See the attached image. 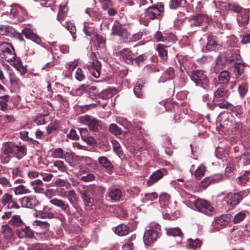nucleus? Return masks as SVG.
I'll use <instances>...</instances> for the list:
<instances>
[{"label": "nucleus", "instance_id": "1", "mask_svg": "<svg viewBox=\"0 0 250 250\" xmlns=\"http://www.w3.org/2000/svg\"><path fill=\"white\" fill-rule=\"evenodd\" d=\"M26 153V148L24 146L18 145L12 142H4L1 148L2 158H8L12 156L18 159H21Z\"/></svg>", "mask_w": 250, "mask_h": 250}, {"label": "nucleus", "instance_id": "2", "mask_svg": "<svg viewBox=\"0 0 250 250\" xmlns=\"http://www.w3.org/2000/svg\"><path fill=\"white\" fill-rule=\"evenodd\" d=\"M7 13L13 23H18L24 21L27 17V12L21 7L18 5H12L8 7Z\"/></svg>", "mask_w": 250, "mask_h": 250}, {"label": "nucleus", "instance_id": "3", "mask_svg": "<svg viewBox=\"0 0 250 250\" xmlns=\"http://www.w3.org/2000/svg\"><path fill=\"white\" fill-rule=\"evenodd\" d=\"M187 73L197 86H202L204 88L207 86L208 79L203 70L197 69Z\"/></svg>", "mask_w": 250, "mask_h": 250}, {"label": "nucleus", "instance_id": "4", "mask_svg": "<svg viewBox=\"0 0 250 250\" xmlns=\"http://www.w3.org/2000/svg\"><path fill=\"white\" fill-rule=\"evenodd\" d=\"M0 57L8 62L15 59L16 53L11 44L3 42L0 44Z\"/></svg>", "mask_w": 250, "mask_h": 250}, {"label": "nucleus", "instance_id": "5", "mask_svg": "<svg viewBox=\"0 0 250 250\" xmlns=\"http://www.w3.org/2000/svg\"><path fill=\"white\" fill-rule=\"evenodd\" d=\"M78 120L80 123L88 125L91 131L97 132L102 128L101 122L91 116L84 115L79 117Z\"/></svg>", "mask_w": 250, "mask_h": 250}, {"label": "nucleus", "instance_id": "6", "mask_svg": "<svg viewBox=\"0 0 250 250\" xmlns=\"http://www.w3.org/2000/svg\"><path fill=\"white\" fill-rule=\"evenodd\" d=\"M194 205L199 211L207 215L211 216L215 214L214 208L204 200L198 199L194 203Z\"/></svg>", "mask_w": 250, "mask_h": 250}, {"label": "nucleus", "instance_id": "7", "mask_svg": "<svg viewBox=\"0 0 250 250\" xmlns=\"http://www.w3.org/2000/svg\"><path fill=\"white\" fill-rule=\"evenodd\" d=\"M227 62V57L225 54H220L215 59L212 64V70L214 73H219L225 70Z\"/></svg>", "mask_w": 250, "mask_h": 250}, {"label": "nucleus", "instance_id": "8", "mask_svg": "<svg viewBox=\"0 0 250 250\" xmlns=\"http://www.w3.org/2000/svg\"><path fill=\"white\" fill-rule=\"evenodd\" d=\"M229 214H222L220 216L215 217L214 218V221L212 223L213 227L216 225H218L217 229H213V228H212L211 231L214 232L216 230L220 229L224 226H226L230 221V217Z\"/></svg>", "mask_w": 250, "mask_h": 250}, {"label": "nucleus", "instance_id": "9", "mask_svg": "<svg viewBox=\"0 0 250 250\" xmlns=\"http://www.w3.org/2000/svg\"><path fill=\"white\" fill-rule=\"evenodd\" d=\"M157 229L149 228L146 229L144 235V241L146 245H149L154 242L159 236Z\"/></svg>", "mask_w": 250, "mask_h": 250}, {"label": "nucleus", "instance_id": "10", "mask_svg": "<svg viewBox=\"0 0 250 250\" xmlns=\"http://www.w3.org/2000/svg\"><path fill=\"white\" fill-rule=\"evenodd\" d=\"M19 201L22 207L30 208H34L39 204L36 197L33 195L24 196L20 199Z\"/></svg>", "mask_w": 250, "mask_h": 250}, {"label": "nucleus", "instance_id": "11", "mask_svg": "<svg viewBox=\"0 0 250 250\" xmlns=\"http://www.w3.org/2000/svg\"><path fill=\"white\" fill-rule=\"evenodd\" d=\"M167 174V170L166 168L160 169L156 170L150 175L147 181V185L148 186H151Z\"/></svg>", "mask_w": 250, "mask_h": 250}, {"label": "nucleus", "instance_id": "12", "mask_svg": "<svg viewBox=\"0 0 250 250\" xmlns=\"http://www.w3.org/2000/svg\"><path fill=\"white\" fill-rule=\"evenodd\" d=\"M163 10L164 7L162 5L153 6L146 9V14L150 19H159Z\"/></svg>", "mask_w": 250, "mask_h": 250}, {"label": "nucleus", "instance_id": "13", "mask_svg": "<svg viewBox=\"0 0 250 250\" xmlns=\"http://www.w3.org/2000/svg\"><path fill=\"white\" fill-rule=\"evenodd\" d=\"M63 159H64L70 165H72L76 161L79 160L85 161L86 162L91 161V159L90 158L84 157H80L78 156H76L74 153L71 152H64Z\"/></svg>", "mask_w": 250, "mask_h": 250}, {"label": "nucleus", "instance_id": "14", "mask_svg": "<svg viewBox=\"0 0 250 250\" xmlns=\"http://www.w3.org/2000/svg\"><path fill=\"white\" fill-rule=\"evenodd\" d=\"M16 233L20 238L32 239L34 237V231L29 226H25L23 228L17 229Z\"/></svg>", "mask_w": 250, "mask_h": 250}, {"label": "nucleus", "instance_id": "15", "mask_svg": "<svg viewBox=\"0 0 250 250\" xmlns=\"http://www.w3.org/2000/svg\"><path fill=\"white\" fill-rule=\"evenodd\" d=\"M111 34L113 36H118L123 39H127L129 36L127 30L119 25H113Z\"/></svg>", "mask_w": 250, "mask_h": 250}, {"label": "nucleus", "instance_id": "16", "mask_svg": "<svg viewBox=\"0 0 250 250\" xmlns=\"http://www.w3.org/2000/svg\"><path fill=\"white\" fill-rule=\"evenodd\" d=\"M121 197L122 191L117 188L108 189V191L106 195L107 199L112 201H119Z\"/></svg>", "mask_w": 250, "mask_h": 250}, {"label": "nucleus", "instance_id": "17", "mask_svg": "<svg viewBox=\"0 0 250 250\" xmlns=\"http://www.w3.org/2000/svg\"><path fill=\"white\" fill-rule=\"evenodd\" d=\"M98 162L100 166L104 167L108 173L111 174L113 172L114 166L107 157L105 156L99 157Z\"/></svg>", "mask_w": 250, "mask_h": 250}, {"label": "nucleus", "instance_id": "18", "mask_svg": "<svg viewBox=\"0 0 250 250\" xmlns=\"http://www.w3.org/2000/svg\"><path fill=\"white\" fill-rule=\"evenodd\" d=\"M242 200V197L240 194H234L228 196L227 200V204L231 208H233Z\"/></svg>", "mask_w": 250, "mask_h": 250}, {"label": "nucleus", "instance_id": "19", "mask_svg": "<svg viewBox=\"0 0 250 250\" xmlns=\"http://www.w3.org/2000/svg\"><path fill=\"white\" fill-rule=\"evenodd\" d=\"M49 203L51 205L61 208L63 211H66L69 208V205L67 203L58 198H53L50 200Z\"/></svg>", "mask_w": 250, "mask_h": 250}, {"label": "nucleus", "instance_id": "20", "mask_svg": "<svg viewBox=\"0 0 250 250\" xmlns=\"http://www.w3.org/2000/svg\"><path fill=\"white\" fill-rule=\"evenodd\" d=\"M89 67L94 69L95 70V72H91L92 75L96 78H99L101 74L102 68L100 62L97 59H93L92 64L89 66Z\"/></svg>", "mask_w": 250, "mask_h": 250}, {"label": "nucleus", "instance_id": "21", "mask_svg": "<svg viewBox=\"0 0 250 250\" xmlns=\"http://www.w3.org/2000/svg\"><path fill=\"white\" fill-rule=\"evenodd\" d=\"M78 191L85 205L87 206H91L93 203V199L90 197L88 191L85 189H79Z\"/></svg>", "mask_w": 250, "mask_h": 250}, {"label": "nucleus", "instance_id": "22", "mask_svg": "<svg viewBox=\"0 0 250 250\" xmlns=\"http://www.w3.org/2000/svg\"><path fill=\"white\" fill-rule=\"evenodd\" d=\"M23 33L26 38L31 40L38 44L42 42L41 38L30 29H25Z\"/></svg>", "mask_w": 250, "mask_h": 250}, {"label": "nucleus", "instance_id": "23", "mask_svg": "<svg viewBox=\"0 0 250 250\" xmlns=\"http://www.w3.org/2000/svg\"><path fill=\"white\" fill-rule=\"evenodd\" d=\"M51 166V171L52 172H57V170L61 172H65L67 170V167L65 165L63 161L58 160L55 161Z\"/></svg>", "mask_w": 250, "mask_h": 250}, {"label": "nucleus", "instance_id": "24", "mask_svg": "<svg viewBox=\"0 0 250 250\" xmlns=\"http://www.w3.org/2000/svg\"><path fill=\"white\" fill-rule=\"evenodd\" d=\"M220 45L217 42L216 38L214 36H209L208 38V43L206 45L207 49L213 51L218 48Z\"/></svg>", "mask_w": 250, "mask_h": 250}, {"label": "nucleus", "instance_id": "25", "mask_svg": "<svg viewBox=\"0 0 250 250\" xmlns=\"http://www.w3.org/2000/svg\"><path fill=\"white\" fill-rule=\"evenodd\" d=\"M86 93H88L89 97L92 99H97L100 98V90L95 86H89L87 85Z\"/></svg>", "mask_w": 250, "mask_h": 250}, {"label": "nucleus", "instance_id": "26", "mask_svg": "<svg viewBox=\"0 0 250 250\" xmlns=\"http://www.w3.org/2000/svg\"><path fill=\"white\" fill-rule=\"evenodd\" d=\"M219 73H215L218 74V81L220 83H226L230 79L229 73L225 70L220 71Z\"/></svg>", "mask_w": 250, "mask_h": 250}, {"label": "nucleus", "instance_id": "27", "mask_svg": "<svg viewBox=\"0 0 250 250\" xmlns=\"http://www.w3.org/2000/svg\"><path fill=\"white\" fill-rule=\"evenodd\" d=\"M145 83L142 80L139 79L136 83V85L134 87V93L136 96L138 98H142L143 93L142 88Z\"/></svg>", "mask_w": 250, "mask_h": 250}, {"label": "nucleus", "instance_id": "28", "mask_svg": "<svg viewBox=\"0 0 250 250\" xmlns=\"http://www.w3.org/2000/svg\"><path fill=\"white\" fill-rule=\"evenodd\" d=\"M229 94V91L223 86L218 87L214 93V97L216 99L226 98Z\"/></svg>", "mask_w": 250, "mask_h": 250}, {"label": "nucleus", "instance_id": "29", "mask_svg": "<svg viewBox=\"0 0 250 250\" xmlns=\"http://www.w3.org/2000/svg\"><path fill=\"white\" fill-rule=\"evenodd\" d=\"M30 185L36 193H42L44 190L43 184L41 180H34L30 183Z\"/></svg>", "mask_w": 250, "mask_h": 250}, {"label": "nucleus", "instance_id": "30", "mask_svg": "<svg viewBox=\"0 0 250 250\" xmlns=\"http://www.w3.org/2000/svg\"><path fill=\"white\" fill-rule=\"evenodd\" d=\"M130 231L129 228L126 225L121 224L117 226L115 229L116 234L119 236L127 235Z\"/></svg>", "mask_w": 250, "mask_h": 250}, {"label": "nucleus", "instance_id": "31", "mask_svg": "<svg viewBox=\"0 0 250 250\" xmlns=\"http://www.w3.org/2000/svg\"><path fill=\"white\" fill-rule=\"evenodd\" d=\"M33 225L39 227L41 229V233H45L49 229V224L46 221L43 222L40 220H36L34 222Z\"/></svg>", "mask_w": 250, "mask_h": 250}, {"label": "nucleus", "instance_id": "32", "mask_svg": "<svg viewBox=\"0 0 250 250\" xmlns=\"http://www.w3.org/2000/svg\"><path fill=\"white\" fill-rule=\"evenodd\" d=\"M85 12L93 20H100L102 16L101 13L97 9L87 8Z\"/></svg>", "mask_w": 250, "mask_h": 250}, {"label": "nucleus", "instance_id": "33", "mask_svg": "<svg viewBox=\"0 0 250 250\" xmlns=\"http://www.w3.org/2000/svg\"><path fill=\"white\" fill-rule=\"evenodd\" d=\"M171 43L168 44L167 46L163 44H158L156 47V50L161 59L166 60L167 58V52L165 49V47L170 46Z\"/></svg>", "mask_w": 250, "mask_h": 250}, {"label": "nucleus", "instance_id": "34", "mask_svg": "<svg viewBox=\"0 0 250 250\" xmlns=\"http://www.w3.org/2000/svg\"><path fill=\"white\" fill-rule=\"evenodd\" d=\"M249 83L247 82H243L239 84L238 91L241 98H243L247 94L249 90Z\"/></svg>", "mask_w": 250, "mask_h": 250}, {"label": "nucleus", "instance_id": "35", "mask_svg": "<svg viewBox=\"0 0 250 250\" xmlns=\"http://www.w3.org/2000/svg\"><path fill=\"white\" fill-rule=\"evenodd\" d=\"M155 38L157 42H167L169 43H173L174 40L169 37L164 36L162 33L160 31H157L155 35Z\"/></svg>", "mask_w": 250, "mask_h": 250}, {"label": "nucleus", "instance_id": "36", "mask_svg": "<svg viewBox=\"0 0 250 250\" xmlns=\"http://www.w3.org/2000/svg\"><path fill=\"white\" fill-rule=\"evenodd\" d=\"M1 232L4 237L6 239H10L14 236V232L8 225H3Z\"/></svg>", "mask_w": 250, "mask_h": 250}, {"label": "nucleus", "instance_id": "37", "mask_svg": "<svg viewBox=\"0 0 250 250\" xmlns=\"http://www.w3.org/2000/svg\"><path fill=\"white\" fill-rule=\"evenodd\" d=\"M244 165L250 164V145L245 147V151L240 158Z\"/></svg>", "mask_w": 250, "mask_h": 250}, {"label": "nucleus", "instance_id": "38", "mask_svg": "<svg viewBox=\"0 0 250 250\" xmlns=\"http://www.w3.org/2000/svg\"><path fill=\"white\" fill-rule=\"evenodd\" d=\"M62 25L69 31L72 36L73 40L75 41L76 38V36L75 35L76 32V28L75 24L71 21H67L64 24H62Z\"/></svg>", "mask_w": 250, "mask_h": 250}, {"label": "nucleus", "instance_id": "39", "mask_svg": "<svg viewBox=\"0 0 250 250\" xmlns=\"http://www.w3.org/2000/svg\"><path fill=\"white\" fill-rule=\"evenodd\" d=\"M204 20V18L201 15L192 17L190 20L191 26H198L201 24Z\"/></svg>", "mask_w": 250, "mask_h": 250}, {"label": "nucleus", "instance_id": "40", "mask_svg": "<svg viewBox=\"0 0 250 250\" xmlns=\"http://www.w3.org/2000/svg\"><path fill=\"white\" fill-rule=\"evenodd\" d=\"M214 107H219L220 108H225L228 109H233L235 107V106L231 104H229L226 101H222L216 102L215 100L213 101Z\"/></svg>", "mask_w": 250, "mask_h": 250}, {"label": "nucleus", "instance_id": "41", "mask_svg": "<svg viewBox=\"0 0 250 250\" xmlns=\"http://www.w3.org/2000/svg\"><path fill=\"white\" fill-rule=\"evenodd\" d=\"M9 224L11 225H13L15 227H19L21 226L24 224V223L22 220L20 215H14L9 221Z\"/></svg>", "mask_w": 250, "mask_h": 250}, {"label": "nucleus", "instance_id": "42", "mask_svg": "<svg viewBox=\"0 0 250 250\" xmlns=\"http://www.w3.org/2000/svg\"><path fill=\"white\" fill-rule=\"evenodd\" d=\"M202 243V240L199 239H189L188 241V247L189 249L195 250L199 248L201 246Z\"/></svg>", "mask_w": 250, "mask_h": 250}, {"label": "nucleus", "instance_id": "43", "mask_svg": "<svg viewBox=\"0 0 250 250\" xmlns=\"http://www.w3.org/2000/svg\"><path fill=\"white\" fill-rule=\"evenodd\" d=\"M245 65L241 62H234V72L237 76H241L244 72Z\"/></svg>", "mask_w": 250, "mask_h": 250}, {"label": "nucleus", "instance_id": "44", "mask_svg": "<svg viewBox=\"0 0 250 250\" xmlns=\"http://www.w3.org/2000/svg\"><path fill=\"white\" fill-rule=\"evenodd\" d=\"M61 196L63 198L67 197L68 200L71 204L73 203L74 200L77 199L76 193L73 189L65 191L64 192V195H62Z\"/></svg>", "mask_w": 250, "mask_h": 250}, {"label": "nucleus", "instance_id": "45", "mask_svg": "<svg viewBox=\"0 0 250 250\" xmlns=\"http://www.w3.org/2000/svg\"><path fill=\"white\" fill-rule=\"evenodd\" d=\"M14 193L16 195L27 194L31 192L30 190L22 185H20L15 188Z\"/></svg>", "mask_w": 250, "mask_h": 250}, {"label": "nucleus", "instance_id": "46", "mask_svg": "<svg viewBox=\"0 0 250 250\" xmlns=\"http://www.w3.org/2000/svg\"><path fill=\"white\" fill-rule=\"evenodd\" d=\"M250 16L248 13H244L237 17V21L240 26L246 25L249 21Z\"/></svg>", "mask_w": 250, "mask_h": 250}, {"label": "nucleus", "instance_id": "47", "mask_svg": "<svg viewBox=\"0 0 250 250\" xmlns=\"http://www.w3.org/2000/svg\"><path fill=\"white\" fill-rule=\"evenodd\" d=\"M167 233L168 235L173 236L174 237H178L180 239V241L181 240L183 237V234L179 228H171L169 229Z\"/></svg>", "mask_w": 250, "mask_h": 250}, {"label": "nucleus", "instance_id": "48", "mask_svg": "<svg viewBox=\"0 0 250 250\" xmlns=\"http://www.w3.org/2000/svg\"><path fill=\"white\" fill-rule=\"evenodd\" d=\"M105 188L101 186H93L92 188V194L94 196H101L105 191Z\"/></svg>", "mask_w": 250, "mask_h": 250}, {"label": "nucleus", "instance_id": "49", "mask_svg": "<svg viewBox=\"0 0 250 250\" xmlns=\"http://www.w3.org/2000/svg\"><path fill=\"white\" fill-rule=\"evenodd\" d=\"M206 170V167L204 166H200L195 171V178L198 180L201 179L204 176Z\"/></svg>", "mask_w": 250, "mask_h": 250}, {"label": "nucleus", "instance_id": "50", "mask_svg": "<svg viewBox=\"0 0 250 250\" xmlns=\"http://www.w3.org/2000/svg\"><path fill=\"white\" fill-rule=\"evenodd\" d=\"M64 152L62 148H57L53 150L51 156L54 158L63 159Z\"/></svg>", "mask_w": 250, "mask_h": 250}, {"label": "nucleus", "instance_id": "51", "mask_svg": "<svg viewBox=\"0 0 250 250\" xmlns=\"http://www.w3.org/2000/svg\"><path fill=\"white\" fill-rule=\"evenodd\" d=\"M247 212L246 211H242L237 213L234 216L233 219L234 223H239L244 220L246 217Z\"/></svg>", "mask_w": 250, "mask_h": 250}, {"label": "nucleus", "instance_id": "52", "mask_svg": "<svg viewBox=\"0 0 250 250\" xmlns=\"http://www.w3.org/2000/svg\"><path fill=\"white\" fill-rule=\"evenodd\" d=\"M109 131L114 135H119L122 134V129L115 124H111L109 126Z\"/></svg>", "mask_w": 250, "mask_h": 250}, {"label": "nucleus", "instance_id": "53", "mask_svg": "<svg viewBox=\"0 0 250 250\" xmlns=\"http://www.w3.org/2000/svg\"><path fill=\"white\" fill-rule=\"evenodd\" d=\"M28 132L26 131H21L20 132V136L21 139L23 140L28 141L34 145H38L39 144V142L37 140H35L32 138L28 137Z\"/></svg>", "mask_w": 250, "mask_h": 250}, {"label": "nucleus", "instance_id": "54", "mask_svg": "<svg viewBox=\"0 0 250 250\" xmlns=\"http://www.w3.org/2000/svg\"><path fill=\"white\" fill-rule=\"evenodd\" d=\"M113 90L111 89H106L104 90H100V98L103 99H108L112 96Z\"/></svg>", "mask_w": 250, "mask_h": 250}, {"label": "nucleus", "instance_id": "55", "mask_svg": "<svg viewBox=\"0 0 250 250\" xmlns=\"http://www.w3.org/2000/svg\"><path fill=\"white\" fill-rule=\"evenodd\" d=\"M13 196L12 195L6 193L3 195L0 199L1 203L3 205V206L6 207L9 202H10L11 200H12Z\"/></svg>", "mask_w": 250, "mask_h": 250}, {"label": "nucleus", "instance_id": "56", "mask_svg": "<svg viewBox=\"0 0 250 250\" xmlns=\"http://www.w3.org/2000/svg\"><path fill=\"white\" fill-rule=\"evenodd\" d=\"M26 250H49V249L44 245L35 244L29 246Z\"/></svg>", "mask_w": 250, "mask_h": 250}, {"label": "nucleus", "instance_id": "57", "mask_svg": "<svg viewBox=\"0 0 250 250\" xmlns=\"http://www.w3.org/2000/svg\"><path fill=\"white\" fill-rule=\"evenodd\" d=\"M104 10H106L114 4L111 0H98Z\"/></svg>", "mask_w": 250, "mask_h": 250}, {"label": "nucleus", "instance_id": "58", "mask_svg": "<svg viewBox=\"0 0 250 250\" xmlns=\"http://www.w3.org/2000/svg\"><path fill=\"white\" fill-rule=\"evenodd\" d=\"M174 70L172 68L169 67L163 74V77H165L166 79H172L174 77Z\"/></svg>", "mask_w": 250, "mask_h": 250}, {"label": "nucleus", "instance_id": "59", "mask_svg": "<svg viewBox=\"0 0 250 250\" xmlns=\"http://www.w3.org/2000/svg\"><path fill=\"white\" fill-rule=\"evenodd\" d=\"M236 169L232 166H228L225 169V175L229 178H232L234 176Z\"/></svg>", "mask_w": 250, "mask_h": 250}, {"label": "nucleus", "instance_id": "60", "mask_svg": "<svg viewBox=\"0 0 250 250\" xmlns=\"http://www.w3.org/2000/svg\"><path fill=\"white\" fill-rule=\"evenodd\" d=\"M47 114L37 115L35 119V122L38 125H42L45 123V118L47 117Z\"/></svg>", "mask_w": 250, "mask_h": 250}, {"label": "nucleus", "instance_id": "61", "mask_svg": "<svg viewBox=\"0 0 250 250\" xmlns=\"http://www.w3.org/2000/svg\"><path fill=\"white\" fill-rule=\"evenodd\" d=\"M241 42L244 44L250 43V29L243 34Z\"/></svg>", "mask_w": 250, "mask_h": 250}, {"label": "nucleus", "instance_id": "62", "mask_svg": "<svg viewBox=\"0 0 250 250\" xmlns=\"http://www.w3.org/2000/svg\"><path fill=\"white\" fill-rule=\"evenodd\" d=\"M223 179V176L221 174H215L209 177H206L205 181L207 180H210L212 181V183L218 182L221 181Z\"/></svg>", "mask_w": 250, "mask_h": 250}, {"label": "nucleus", "instance_id": "63", "mask_svg": "<svg viewBox=\"0 0 250 250\" xmlns=\"http://www.w3.org/2000/svg\"><path fill=\"white\" fill-rule=\"evenodd\" d=\"M75 78L79 81H82L85 78L83 71L78 68L75 73Z\"/></svg>", "mask_w": 250, "mask_h": 250}, {"label": "nucleus", "instance_id": "64", "mask_svg": "<svg viewBox=\"0 0 250 250\" xmlns=\"http://www.w3.org/2000/svg\"><path fill=\"white\" fill-rule=\"evenodd\" d=\"M240 55L239 54L234 52L231 55L228 59H227V60L229 63H232L233 62L234 63L235 61H240Z\"/></svg>", "mask_w": 250, "mask_h": 250}]
</instances>
